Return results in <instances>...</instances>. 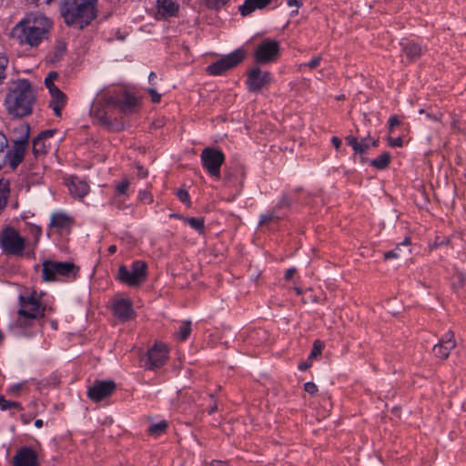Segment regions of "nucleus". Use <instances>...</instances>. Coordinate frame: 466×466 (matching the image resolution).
<instances>
[{
  "mask_svg": "<svg viewBox=\"0 0 466 466\" xmlns=\"http://www.w3.org/2000/svg\"><path fill=\"white\" fill-rule=\"evenodd\" d=\"M203 167L217 179L220 178V167L225 161L224 153L215 147H205L200 155Z\"/></svg>",
  "mask_w": 466,
  "mask_h": 466,
  "instance_id": "nucleus-10",
  "label": "nucleus"
},
{
  "mask_svg": "<svg viewBox=\"0 0 466 466\" xmlns=\"http://www.w3.org/2000/svg\"><path fill=\"white\" fill-rule=\"evenodd\" d=\"M289 207V201L288 200V198L286 197H284L280 202L278 204V206L275 207V208L278 210L279 208H280L281 207Z\"/></svg>",
  "mask_w": 466,
  "mask_h": 466,
  "instance_id": "nucleus-57",
  "label": "nucleus"
},
{
  "mask_svg": "<svg viewBox=\"0 0 466 466\" xmlns=\"http://www.w3.org/2000/svg\"><path fill=\"white\" fill-rule=\"evenodd\" d=\"M402 51L410 61H414L420 58L422 54L421 46L413 42H409L404 45Z\"/></svg>",
  "mask_w": 466,
  "mask_h": 466,
  "instance_id": "nucleus-27",
  "label": "nucleus"
},
{
  "mask_svg": "<svg viewBox=\"0 0 466 466\" xmlns=\"http://www.w3.org/2000/svg\"><path fill=\"white\" fill-rule=\"evenodd\" d=\"M96 0H65L61 5V15L68 25L82 29L96 17Z\"/></svg>",
  "mask_w": 466,
  "mask_h": 466,
  "instance_id": "nucleus-3",
  "label": "nucleus"
},
{
  "mask_svg": "<svg viewBox=\"0 0 466 466\" xmlns=\"http://www.w3.org/2000/svg\"><path fill=\"white\" fill-rule=\"evenodd\" d=\"M272 81L271 74L261 71L259 67H254L248 73L247 85L249 91L260 92L267 88Z\"/></svg>",
  "mask_w": 466,
  "mask_h": 466,
  "instance_id": "nucleus-14",
  "label": "nucleus"
},
{
  "mask_svg": "<svg viewBox=\"0 0 466 466\" xmlns=\"http://www.w3.org/2000/svg\"><path fill=\"white\" fill-rule=\"evenodd\" d=\"M321 61V56H317L315 58H313L312 60H310L308 64H306L305 66H308L309 68L310 69H314L316 68L317 66H319V63Z\"/></svg>",
  "mask_w": 466,
  "mask_h": 466,
  "instance_id": "nucleus-51",
  "label": "nucleus"
},
{
  "mask_svg": "<svg viewBox=\"0 0 466 466\" xmlns=\"http://www.w3.org/2000/svg\"><path fill=\"white\" fill-rule=\"evenodd\" d=\"M34 326V320L18 319L14 324L15 334L25 338H31L34 336V332L30 330Z\"/></svg>",
  "mask_w": 466,
  "mask_h": 466,
  "instance_id": "nucleus-25",
  "label": "nucleus"
},
{
  "mask_svg": "<svg viewBox=\"0 0 466 466\" xmlns=\"http://www.w3.org/2000/svg\"><path fill=\"white\" fill-rule=\"evenodd\" d=\"M106 99L115 109L124 114L133 113L138 107V99L123 88L106 90Z\"/></svg>",
  "mask_w": 466,
  "mask_h": 466,
  "instance_id": "nucleus-9",
  "label": "nucleus"
},
{
  "mask_svg": "<svg viewBox=\"0 0 466 466\" xmlns=\"http://www.w3.org/2000/svg\"><path fill=\"white\" fill-rule=\"evenodd\" d=\"M44 295L45 293H38L35 289L19 295L17 314L20 319L35 320L44 318L47 309L46 304L42 300Z\"/></svg>",
  "mask_w": 466,
  "mask_h": 466,
  "instance_id": "nucleus-5",
  "label": "nucleus"
},
{
  "mask_svg": "<svg viewBox=\"0 0 466 466\" xmlns=\"http://www.w3.org/2000/svg\"><path fill=\"white\" fill-rule=\"evenodd\" d=\"M71 226L70 218L62 213L54 214L51 218L50 227L58 231L68 230Z\"/></svg>",
  "mask_w": 466,
  "mask_h": 466,
  "instance_id": "nucleus-26",
  "label": "nucleus"
},
{
  "mask_svg": "<svg viewBox=\"0 0 466 466\" xmlns=\"http://www.w3.org/2000/svg\"><path fill=\"white\" fill-rule=\"evenodd\" d=\"M26 239L12 227H6L0 232V248L7 256H22L25 249Z\"/></svg>",
  "mask_w": 466,
  "mask_h": 466,
  "instance_id": "nucleus-7",
  "label": "nucleus"
},
{
  "mask_svg": "<svg viewBox=\"0 0 466 466\" xmlns=\"http://www.w3.org/2000/svg\"><path fill=\"white\" fill-rule=\"evenodd\" d=\"M115 389L116 384L112 380L96 381L88 389L87 395L93 401L98 402L110 396Z\"/></svg>",
  "mask_w": 466,
  "mask_h": 466,
  "instance_id": "nucleus-15",
  "label": "nucleus"
},
{
  "mask_svg": "<svg viewBox=\"0 0 466 466\" xmlns=\"http://www.w3.org/2000/svg\"><path fill=\"white\" fill-rule=\"evenodd\" d=\"M30 137V126L26 123H19L14 127L10 133V139L12 142L24 141L28 142Z\"/></svg>",
  "mask_w": 466,
  "mask_h": 466,
  "instance_id": "nucleus-22",
  "label": "nucleus"
},
{
  "mask_svg": "<svg viewBox=\"0 0 466 466\" xmlns=\"http://www.w3.org/2000/svg\"><path fill=\"white\" fill-rule=\"evenodd\" d=\"M466 282V275L461 271H456L452 278V285L455 288H461Z\"/></svg>",
  "mask_w": 466,
  "mask_h": 466,
  "instance_id": "nucleus-38",
  "label": "nucleus"
},
{
  "mask_svg": "<svg viewBox=\"0 0 466 466\" xmlns=\"http://www.w3.org/2000/svg\"><path fill=\"white\" fill-rule=\"evenodd\" d=\"M369 140H370V137H365V138H362L360 141H359L358 146L355 148V153H358L360 155L366 153L370 147V144Z\"/></svg>",
  "mask_w": 466,
  "mask_h": 466,
  "instance_id": "nucleus-39",
  "label": "nucleus"
},
{
  "mask_svg": "<svg viewBox=\"0 0 466 466\" xmlns=\"http://www.w3.org/2000/svg\"><path fill=\"white\" fill-rule=\"evenodd\" d=\"M138 198L140 201L145 202V203H150L152 201L151 195L147 191H140Z\"/></svg>",
  "mask_w": 466,
  "mask_h": 466,
  "instance_id": "nucleus-48",
  "label": "nucleus"
},
{
  "mask_svg": "<svg viewBox=\"0 0 466 466\" xmlns=\"http://www.w3.org/2000/svg\"><path fill=\"white\" fill-rule=\"evenodd\" d=\"M168 358L167 347L162 343H156L147 350V353L142 361L144 367L148 370L159 368L165 364Z\"/></svg>",
  "mask_w": 466,
  "mask_h": 466,
  "instance_id": "nucleus-13",
  "label": "nucleus"
},
{
  "mask_svg": "<svg viewBox=\"0 0 466 466\" xmlns=\"http://www.w3.org/2000/svg\"><path fill=\"white\" fill-rule=\"evenodd\" d=\"M191 332V322L184 321L179 327L177 337L180 340H186Z\"/></svg>",
  "mask_w": 466,
  "mask_h": 466,
  "instance_id": "nucleus-35",
  "label": "nucleus"
},
{
  "mask_svg": "<svg viewBox=\"0 0 466 466\" xmlns=\"http://www.w3.org/2000/svg\"><path fill=\"white\" fill-rule=\"evenodd\" d=\"M157 10L165 17L175 16L178 12L176 0H157Z\"/></svg>",
  "mask_w": 466,
  "mask_h": 466,
  "instance_id": "nucleus-24",
  "label": "nucleus"
},
{
  "mask_svg": "<svg viewBox=\"0 0 466 466\" xmlns=\"http://www.w3.org/2000/svg\"><path fill=\"white\" fill-rule=\"evenodd\" d=\"M8 62L7 56L0 54V86L4 84L6 78Z\"/></svg>",
  "mask_w": 466,
  "mask_h": 466,
  "instance_id": "nucleus-37",
  "label": "nucleus"
},
{
  "mask_svg": "<svg viewBox=\"0 0 466 466\" xmlns=\"http://www.w3.org/2000/svg\"><path fill=\"white\" fill-rule=\"evenodd\" d=\"M55 133H56V129H48V130L42 131L37 136H39L41 138L45 139V141H46V139L51 138Z\"/></svg>",
  "mask_w": 466,
  "mask_h": 466,
  "instance_id": "nucleus-49",
  "label": "nucleus"
},
{
  "mask_svg": "<svg viewBox=\"0 0 466 466\" xmlns=\"http://www.w3.org/2000/svg\"><path fill=\"white\" fill-rule=\"evenodd\" d=\"M157 79V75L154 72H151L148 76V80L150 83H154V81Z\"/></svg>",
  "mask_w": 466,
  "mask_h": 466,
  "instance_id": "nucleus-62",
  "label": "nucleus"
},
{
  "mask_svg": "<svg viewBox=\"0 0 466 466\" xmlns=\"http://www.w3.org/2000/svg\"><path fill=\"white\" fill-rule=\"evenodd\" d=\"M128 187H129V181L123 180L121 183H119L116 186V191L118 195H125L127 193Z\"/></svg>",
  "mask_w": 466,
  "mask_h": 466,
  "instance_id": "nucleus-44",
  "label": "nucleus"
},
{
  "mask_svg": "<svg viewBox=\"0 0 466 466\" xmlns=\"http://www.w3.org/2000/svg\"><path fill=\"white\" fill-rule=\"evenodd\" d=\"M388 125H389V132L390 133H392L393 132V129L400 125V120L399 119V116L394 115V116H391L390 118H389V121H388Z\"/></svg>",
  "mask_w": 466,
  "mask_h": 466,
  "instance_id": "nucleus-42",
  "label": "nucleus"
},
{
  "mask_svg": "<svg viewBox=\"0 0 466 466\" xmlns=\"http://www.w3.org/2000/svg\"><path fill=\"white\" fill-rule=\"evenodd\" d=\"M322 349H323L322 342L319 340H315L314 344H313V348L311 350V352L309 356V360H312L316 359L317 357H319L321 354Z\"/></svg>",
  "mask_w": 466,
  "mask_h": 466,
  "instance_id": "nucleus-40",
  "label": "nucleus"
},
{
  "mask_svg": "<svg viewBox=\"0 0 466 466\" xmlns=\"http://www.w3.org/2000/svg\"><path fill=\"white\" fill-rule=\"evenodd\" d=\"M246 56L245 51L241 49H237L231 54L223 56L219 60L212 63L207 67V71L208 74L212 76H218L223 74L228 69L233 68L238 64H239Z\"/></svg>",
  "mask_w": 466,
  "mask_h": 466,
  "instance_id": "nucleus-11",
  "label": "nucleus"
},
{
  "mask_svg": "<svg viewBox=\"0 0 466 466\" xmlns=\"http://www.w3.org/2000/svg\"><path fill=\"white\" fill-rule=\"evenodd\" d=\"M12 147L5 151V161L9 162L12 168H15L24 159L25 153L28 147V142L14 141Z\"/></svg>",
  "mask_w": 466,
  "mask_h": 466,
  "instance_id": "nucleus-16",
  "label": "nucleus"
},
{
  "mask_svg": "<svg viewBox=\"0 0 466 466\" xmlns=\"http://www.w3.org/2000/svg\"><path fill=\"white\" fill-rule=\"evenodd\" d=\"M167 428V422L165 420H162L158 423L152 424L148 429V432L150 435L157 437V436H159L162 433H164L166 431Z\"/></svg>",
  "mask_w": 466,
  "mask_h": 466,
  "instance_id": "nucleus-33",
  "label": "nucleus"
},
{
  "mask_svg": "<svg viewBox=\"0 0 466 466\" xmlns=\"http://www.w3.org/2000/svg\"><path fill=\"white\" fill-rule=\"evenodd\" d=\"M229 0H207L209 8L219 9L224 6Z\"/></svg>",
  "mask_w": 466,
  "mask_h": 466,
  "instance_id": "nucleus-41",
  "label": "nucleus"
},
{
  "mask_svg": "<svg viewBox=\"0 0 466 466\" xmlns=\"http://www.w3.org/2000/svg\"><path fill=\"white\" fill-rule=\"evenodd\" d=\"M116 109L113 104L106 99V90L100 92L96 99L94 101L90 114L98 124L112 131H119L123 129V124L116 120L114 116Z\"/></svg>",
  "mask_w": 466,
  "mask_h": 466,
  "instance_id": "nucleus-4",
  "label": "nucleus"
},
{
  "mask_svg": "<svg viewBox=\"0 0 466 466\" xmlns=\"http://www.w3.org/2000/svg\"><path fill=\"white\" fill-rule=\"evenodd\" d=\"M280 217L277 214V209L274 208L271 212L260 216L259 226H268L269 223L278 222Z\"/></svg>",
  "mask_w": 466,
  "mask_h": 466,
  "instance_id": "nucleus-32",
  "label": "nucleus"
},
{
  "mask_svg": "<svg viewBox=\"0 0 466 466\" xmlns=\"http://www.w3.org/2000/svg\"><path fill=\"white\" fill-rule=\"evenodd\" d=\"M147 276V265L142 260H136L131 268L122 265L118 268L117 279L130 287H137L144 283Z\"/></svg>",
  "mask_w": 466,
  "mask_h": 466,
  "instance_id": "nucleus-8",
  "label": "nucleus"
},
{
  "mask_svg": "<svg viewBox=\"0 0 466 466\" xmlns=\"http://www.w3.org/2000/svg\"><path fill=\"white\" fill-rule=\"evenodd\" d=\"M271 3V0H245L244 4L239 6L240 14L247 16L256 9H263Z\"/></svg>",
  "mask_w": 466,
  "mask_h": 466,
  "instance_id": "nucleus-23",
  "label": "nucleus"
},
{
  "mask_svg": "<svg viewBox=\"0 0 466 466\" xmlns=\"http://www.w3.org/2000/svg\"><path fill=\"white\" fill-rule=\"evenodd\" d=\"M390 159H391V157H390V153L384 152L381 155H380L378 157L372 159L370 161V165L379 170H382V169H385L389 166Z\"/></svg>",
  "mask_w": 466,
  "mask_h": 466,
  "instance_id": "nucleus-28",
  "label": "nucleus"
},
{
  "mask_svg": "<svg viewBox=\"0 0 466 466\" xmlns=\"http://www.w3.org/2000/svg\"><path fill=\"white\" fill-rule=\"evenodd\" d=\"M45 85H46V86L48 88L49 93H52L53 87H57V86L54 84V81H51V80H50V82H46V78L45 79Z\"/></svg>",
  "mask_w": 466,
  "mask_h": 466,
  "instance_id": "nucleus-60",
  "label": "nucleus"
},
{
  "mask_svg": "<svg viewBox=\"0 0 466 466\" xmlns=\"http://www.w3.org/2000/svg\"><path fill=\"white\" fill-rule=\"evenodd\" d=\"M42 266V279L46 282L58 280L59 277L76 279L79 272V267L69 261L45 260Z\"/></svg>",
  "mask_w": 466,
  "mask_h": 466,
  "instance_id": "nucleus-6",
  "label": "nucleus"
},
{
  "mask_svg": "<svg viewBox=\"0 0 466 466\" xmlns=\"http://www.w3.org/2000/svg\"><path fill=\"white\" fill-rule=\"evenodd\" d=\"M9 192V182L7 180L0 179V213L6 206Z\"/></svg>",
  "mask_w": 466,
  "mask_h": 466,
  "instance_id": "nucleus-29",
  "label": "nucleus"
},
{
  "mask_svg": "<svg viewBox=\"0 0 466 466\" xmlns=\"http://www.w3.org/2000/svg\"><path fill=\"white\" fill-rule=\"evenodd\" d=\"M331 143H332V145L334 146V147L336 149H339L340 145H341V140L339 137H333L331 138Z\"/></svg>",
  "mask_w": 466,
  "mask_h": 466,
  "instance_id": "nucleus-59",
  "label": "nucleus"
},
{
  "mask_svg": "<svg viewBox=\"0 0 466 466\" xmlns=\"http://www.w3.org/2000/svg\"><path fill=\"white\" fill-rule=\"evenodd\" d=\"M288 5L290 6V7H296V10L293 11L292 13L294 14H298V9L299 7H300L302 5V1L301 0H288Z\"/></svg>",
  "mask_w": 466,
  "mask_h": 466,
  "instance_id": "nucleus-52",
  "label": "nucleus"
},
{
  "mask_svg": "<svg viewBox=\"0 0 466 466\" xmlns=\"http://www.w3.org/2000/svg\"><path fill=\"white\" fill-rule=\"evenodd\" d=\"M31 232L35 235V242H37L38 238L42 233L41 228L39 227L35 226L31 228Z\"/></svg>",
  "mask_w": 466,
  "mask_h": 466,
  "instance_id": "nucleus-54",
  "label": "nucleus"
},
{
  "mask_svg": "<svg viewBox=\"0 0 466 466\" xmlns=\"http://www.w3.org/2000/svg\"><path fill=\"white\" fill-rule=\"evenodd\" d=\"M304 390L309 394L313 395L318 391V387L314 382H306L304 384Z\"/></svg>",
  "mask_w": 466,
  "mask_h": 466,
  "instance_id": "nucleus-46",
  "label": "nucleus"
},
{
  "mask_svg": "<svg viewBox=\"0 0 466 466\" xmlns=\"http://www.w3.org/2000/svg\"><path fill=\"white\" fill-rule=\"evenodd\" d=\"M57 49L59 52H65L66 51V44L65 43H59L57 45Z\"/></svg>",
  "mask_w": 466,
  "mask_h": 466,
  "instance_id": "nucleus-63",
  "label": "nucleus"
},
{
  "mask_svg": "<svg viewBox=\"0 0 466 466\" xmlns=\"http://www.w3.org/2000/svg\"><path fill=\"white\" fill-rule=\"evenodd\" d=\"M311 361H312V360H309L308 359V360H307V361L302 362V363H300V364L299 365V369L301 371H305V370H307L311 366Z\"/></svg>",
  "mask_w": 466,
  "mask_h": 466,
  "instance_id": "nucleus-55",
  "label": "nucleus"
},
{
  "mask_svg": "<svg viewBox=\"0 0 466 466\" xmlns=\"http://www.w3.org/2000/svg\"><path fill=\"white\" fill-rule=\"evenodd\" d=\"M210 466H228V464L222 461H212Z\"/></svg>",
  "mask_w": 466,
  "mask_h": 466,
  "instance_id": "nucleus-61",
  "label": "nucleus"
},
{
  "mask_svg": "<svg viewBox=\"0 0 466 466\" xmlns=\"http://www.w3.org/2000/svg\"><path fill=\"white\" fill-rule=\"evenodd\" d=\"M410 245V238H406L402 243L398 245L394 249L384 253V259L398 258L400 257L401 247H408Z\"/></svg>",
  "mask_w": 466,
  "mask_h": 466,
  "instance_id": "nucleus-31",
  "label": "nucleus"
},
{
  "mask_svg": "<svg viewBox=\"0 0 466 466\" xmlns=\"http://www.w3.org/2000/svg\"><path fill=\"white\" fill-rule=\"evenodd\" d=\"M15 466H38L37 455L30 448L20 449L14 457Z\"/></svg>",
  "mask_w": 466,
  "mask_h": 466,
  "instance_id": "nucleus-18",
  "label": "nucleus"
},
{
  "mask_svg": "<svg viewBox=\"0 0 466 466\" xmlns=\"http://www.w3.org/2000/svg\"><path fill=\"white\" fill-rule=\"evenodd\" d=\"M32 147H33V153L35 157L45 155L46 152V141H45V139L41 138L39 136H36L33 139Z\"/></svg>",
  "mask_w": 466,
  "mask_h": 466,
  "instance_id": "nucleus-30",
  "label": "nucleus"
},
{
  "mask_svg": "<svg viewBox=\"0 0 466 466\" xmlns=\"http://www.w3.org/2000/svg\"><path fill=\"white\" fill-rule=\"evenodd\" d=\"M68 190L75 198H82L89 191L88 184L76 177H72L67 183Z\"/></svg>",
  "mask_w": 466,
  "mask_h": 466,
  "instance_id": "nucleus-20",
  "label": "nucleus"
},
{
  "mask_svg": "<svg viewBox=\"0 0 466 466\" xmlns=\"http://www.w3.org/2000/svg\"><path fill=\"white\" fill-rule=\"evenodd\" d=\"M147 91L153 103L160 102L161 95L155 88H148Z\"/></svg>",
  "mask_w": 466,
  "mask_h": 466,
  "instance_id": "nucleus-47",
  "label": "nucleus"
},
{
  "mask_svg": "<svg viewBox=\"0 0 466 466\" xmlns=\"http://www.w3.org/2000/svg\"><path fill=\"white\" fill-rule=\"evenodd\" d=\"M114 312L118 319L127 320L131 319L134 314L132 303L126 299H118L114 304Z\"/></svg>",
  "mask_w": 466,
  "mask_h": 466,
  "instance_id": "nucleus-21",
  "label": "nucleus"
},
{
  "mask_svg": "<svg viewBox=\"0 0 466 466\" xmlns=\"http://www.w3.org/2000/svg\"><path fill=\"white\" fill-rule=\"evenodd\" d=\"M388 143L392 147H401L403 145V139L401 137L392 138L390 137H388Z\"/></svg>",
  "mask_w": 466,
  "mask_h": 466,
  "instance_id": "nucleus-45",
  "label": "nucleus"
},
{
  "mask_svg": "<svg viewBox=\"0 0 466 466\" xmlns=\"http://www.w3.org/2000/svg\"><path fill=\"white\" fill-rule=\"evenodd\" d=\"M50 96L51 100L49 106L53 109L56 116H61L62 109L66 104V96L58 87H53Z\"/></svg>",
  "mask_w": 466,
  "mask_h": 466,
  "instance_id": "nucleus-19",
  "label": "nucleus"
},
{
  "mask_svg": "<svg viewBox=\"0 0 466 466\" xmlns=\"http://www.w3.org/2000/svg\"><path fill=\"white\" fill-rule=\"evenodd\" d=\"M345 140H346V143H347L349 146H350V147L353 148V150L355 151V148H356V147H357V146H358V142H359V140H358L355 137H353V136H348V137L345 138Z\"/></svg>",
  "mask_w": 466,
  "mask_h": 466,
  "instance_id": "nucleus-50",
  "label": "nucleus"
},
{
  "mask_svg": "<svg viewBox=\"0 0 466 466\" xmlns=\"http://www.w3.org/2000/svg\"><path fill=\"white\" fill-rule=\"evenodd\" d=\"M51 27L52 22L45 15L31 13L14 26L11 36L22 46H37L47 37Z\"/></svg>",
  "mask_w": 466,
  "mask_h": 466,
  "instance_id": "nucleus-2",
  "label": "nucleus"
},
{
  "mask_svg": "<svg viewBox=\"0 0 466 466\" xmlns=\"http://www.w3.org/2000/svg\"><path fill=\"white\" fill-rule=\"evenodd\" d=\"M369 142L370 144V147H378V144H379V140L378 139H371L370 137Z\"/></svg>",
  "mask_w": 466,
  "mask_h": 466,
  "instance_id": "nucleus-64",
  "label": "nucleus"
},
{
  "mask_svg": "<svg viewBox=\"0 0 466 466\" xmlns=\"http://www.w3.org/2000/svg\"><path fill=\"white\" fill-rule=\"evenodd\" d=\"M0 409L2 410H6L8 409H15L16 410H22L23 407L19 402L10 401L5 399V397L0 396Z\"/></svg>",
  "mask_w": 466,
  "mask_h": 466,
  "instance_id": "nucleus-34",
  "label": "nucleus"
},
{
  "mask_svg": "<svg viewBox=\"0 0 466 466\" xmlns=\"http://www.w3.org/2000/svg\"><path fill=\"white\" fill-rule=\"evenodd\" d=\"M36 92L26 79L11 80L7 84L4 106L13 117H25L33 112Z\"/></svg>",
  "mask_w": 466,
  "mask_h": 466,
  "instance_id": "nucleus-1",
  "label": "nucleus"
},
{
  "mask_svg": "<svg viewBox=\"0 0 466 466\" xmlns=\"http://www.w3.org/2000/svg\"><path fill=\"white\" fill-rule=\"evenodd\" d=\"M296 268H289L286 273H285V279L287 280H289L292 279V277L294 276V274L296 273Z\"/></svg>",
  "mask_w": 466,
  "mask_h": 466,
  "instance_id": "nucleus-56",
  "label": "nucleus"
},
{
  "mask_svg": "<svg viewBox=\"0 0 466 466\" xmlns=\"http://www.w3.org/2000/svg\"><path fill=\"white\" fill-rule=\"evenodd\" d=\"M186 222L194 229L198 232L204 231V218H187Z\"/></svg>",
  "mask_w": 466,
  "mask_h": 466,
  "instance_id": "nucleus-36",
  "label": "nucleus"
},
{
  "mask_svg": "<svg viewBox=\"0 0 466 466\" xmlns=\"http://www.w3.org/2000/svg\"><path fill=\"white\" fill-rule=\"evenodd\" d=\"M137 177L140 178H145L147 176V170L145 169L142 166L137 165Z\"/></svg>",
  "mask_w": 466,
  "mask_h": 466,
  "instance_id": "nucleus-53",
  "label": "nucleus"
},
{
  "mask_svg": "<svg viewBox=\"0 0 466 466\" xmlns=\"http://www.w3.org/2000/svg\"><path fill=\"white\" fill-rule=\"evenodd\" d=\"M279 56V44L276 40L265 39L256 48L254 58L258 64H268Z\"/></svg>",
  "mask_w": 466,
  "mask_h": 466,
  "instance_id": "nucleus-12",
  "label": "nucleus"
},
{
  "mask_svg": "<svg viewBox=\"0 0 466 466\" xmlns=\"http://www.w3.org/2000/svg\"><path fill=\"white\" fill-rule=\"evenodd\" d=\"M57 77H58V74L55 71H52L47 75V76L46 78V82H50V80L55 81Z\"/></svg>",
  "mask_w": 466,
  "mask_h": 466,
  "instance_id": "nucleus-58",
  "label": "nucleus"
},
{
  "mask_svg": "<svg viewBox=\"0 0 466 466\" xmlns=\"http://www.w3.org/2000/svg\"><path fill=\"white\" fill-rule=\"evenodd\" d=\"M177 196L181 202H183L187 205L190 204V198H189L187 191H186L184 189H179L177 192Z\"/></svg>",
  "mask_w": 466,
  "mask_h": 466,
  "instance_id": "nucleus-43",
  "label": "nucleus"
},
{
  "mask_svg": "<svg viewBox=\"0 0 466 466\" xmlns=\"http://www.w3.org/2000/svg\"><path fill=\"white\" fill-rule=\"evenodd\" d=\"M456 347L454 333L449 330L441 338L440 342L433 347V353L436 357L445 360L449 357L450 352Z\"/></svg>",
  "mask_w": 466,
  "mask_h": 466,
  "instance_id": "nucleus-17",
  "label": "nucleus"
}]
</instances>
